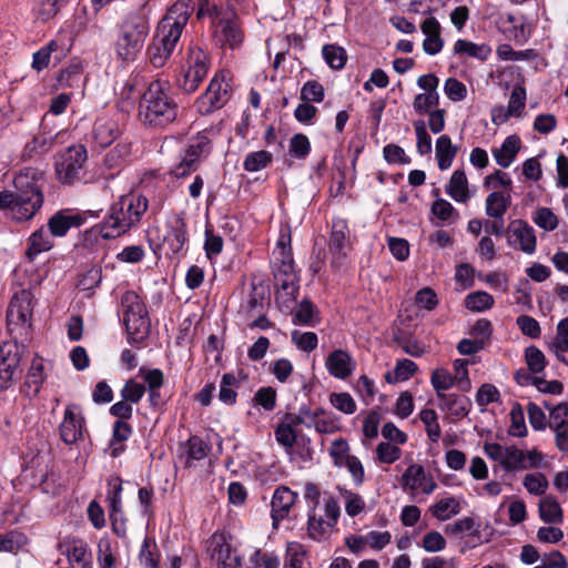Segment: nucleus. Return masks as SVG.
<instances>
[{
  "mask_svg": "<svg viewBox=\"0 0 568 568\" xmlns=\"http://www.w3.org/2000/svg\"><path fill=\"white\" fill-rule=\"evenodd\" d=\"M510 205V195L495 191L486 197V214L493 219H501Z\"/></svg>",
  "mask_w": 568,
  "mask_h": 568,
  "instance_id": "obj_37",
  "label": "nucleus"
},
{
  "mask_svg": "<svg viewBox=\"0 0 568 568\" xmlns=\"http://www.w3.org/2000/svg\"><path fill=\"white\" fill-rule=\"evenodd\" d=\"M211 150L212 146L209 136L204 133H199L191 140L185 153L200 163L202 159H205L211 153Z\"/></svg>",
  "mask_w": 568,
  "mask_h": 568,
  "instance_id": "obj_43",
  "label": "nucleus"
},
{
  "mask_svg": "<svg viewBox=\"0 0 568 568\" xmlns=\"http://www.w3.org/2000/svg\"><path fill=\"white\" fill-rule=\"evenodd\" d=\"M420 420L426 427V433L430 442L437 443L440 437V426L437 422V414L434 409H423L419 414Z\"/></svg>",
  "mask_w": 568,
  "mask_h": 568,
  "instance_id": "obj_50",
  "label": "nucleus"
},
{
  "mask_svg": "<svg viewBox=\"0 0 568 568\" xmlns=\"http://www.w3.org/2000/svg\"><path fill=\"white\" fill-rule=\"evenodd\" d=\"M494 297L485 291L469 293L465 298V307L471 312H485L493 307Z\"/></svg>",
  "mask_w": 568,
  "mask_h": 568,
  "instance_id": "obj_45",
  "label": "nucleus"
},
{
  "mask_svg": "<svg viewBox=\"0 0 568 568\" xmlns=\"http://www.w3.org/2000/svg\"><path fill=\"white\" fill-rule=\"evenodd\" d=\"M210 69V59L207 53L196 44L187 49L185 70L178 80V85L186 93L197 90L201 82L206 77Z\"/></svg>",
  "mask_w": 568,
  "mask_h": 568,
  "instance_id": "obj_7",
  "label": "nucleus"
},
{
  "mask_svg": "<svg viewBox=\"0 0 568 568\" xmlns=\"http://www.w3.org/2000/svg\"><path fill=\"white\" fill-rule=\"evenodd\" d=\"M523 485L529 494L541 496L548 488V480L541 473H532L524 477Z\"/></svg>",
  "mask_w": 568,
  "mask_h": 568,
  "instance_id": "obj_52",
  "label": "nucleus"
},
{
  "mask_svg": "<svg viewBox=\"0 0 568 568\" xmlns=\"http://www.w3.org/2000/svg\"><path fill=\"white\" fill-rule=\"evenodd\" d=\"M27 541V537L16 530L7 534H0V551L14 552Z\"/></svg>",
  "mask_w": 568,
  "mask_h": 568,
  "instance_id": "obj_56",
  "label": "nucleus"
},
{
  "mask_svg": "<svg viewBox=\"0 0 568 568\" xmlns=\"http://www.w3.org/2000/svg\"><path fill=\"white\" fill-rule=\"evenodd\" d=\"M437 406L456 417H465L470 407L471 402L464 393H436Z\"/></svg>",
  "mask_w": 568,
  "mask_h": 568,
  "instance_id": "obj_23",
  "label": "nucleus"
},
{
  "mask_svg": "<svg viewBox=\"0 0 568 568\" xmlns=\"http://www.w3.org/2000/svg\"><path fill=\"white\" fill-rule=\"evenodd\" d=\"M232 94V87L229 82L215 75L206 89L196 100V109L203 115L211 114L212 112L221 109L230 100Z\"/></svg>",
  "mask_w": 568,
  "mask_h": 568,
  "instance_id": "obj_12",
  "label": "nucleus"
},
{
  "mask_svg": "<svg viewBox=\"0 0 568 568\" xmlns=\"http://www.w3.org/2000/svg\"><path fill=\"white\" fill-rule=\"evenodd\" d=\"M539 516L547 524L562 521V509L555 497L546 496L539 501Z\"/></svg>",
  "mask_w": 568,
  "mask_h": 568,
  "instance_id": "obj_39",
  "label": "nucleus"
},
{
  "mask_svg": "<svg viewBox=\"0 0 568 568\" xmlns=\"http://www.w3.org/2000/svg\"><path fill=\"white\" fill-rule=\"evenodd\" d=\"M143 568H160V554L154 540L145 538L139 554Z\"/></svg>",
  "mask_w": 568,
  "mask_h": 568,
  "instance_id": "obj_44",
  "label": "nucleus"
},
{
  "mask_svg": "<svg viewBox=\"0 0 568 568\" xmlns=\"http://www.w3.org/2000/svg\"><path fill=\"white\" fill-rule=\"evenodd\" d=\"M414 130L417 138V152L420 155H427L432 152V138L427 133L425 122L423 120L415 121Z\"/></svg>",
  "mask_w": 568,
  "mask_h": 568,
  "instance_id": "obj_58",
  "label": "nucleus"
},
{
  "mask_svg": "<svg viewBox=\"0 0 568 568\" xmlns=\"http://www.w3.org/2000/svg\"><path fill=\"white\" fill-rule=\"evenodd\" d=\"M501 467L506 471L526 469L527 463L525 453L516 447H506Z\"/></svg>",
  "mask_w": 568,
  "mask_h": 568,
  "instance_id": "obj_47",
  "label": "nucleus"
},
{
  "mask_svg": "<svg viewBox=\"0 0 568 568\" xmlns=\"http://www.w3.org/2000/svg\"><path fill=\"white\" fill-rule=\"evenodd\" d=\"M568 423V406L566 404H558L550 409L549 427L554 430L564 428Z\"/></svg>",
  "mask_w": 568,
  "mask_h": 568,
  "instance_id": "obj_64",
  "label": "nucleus"
},
{
  "mask_svg": "<svg viewBox=\"0 0 568 568\" xmlns=\"http://www.w3.org/2000/svg\"><path fill=\"white\" fill-rule=\"evenodd\" d=\"M181 458L185 467H194L196 462L203 460L211 453V445L197 435L191 436L182 446Z\"/></svg>",
  "mask_w": 568,
  "mask_h": 568,
  "instance_id": "obj_22",
  "label": "nucleus"
},
{
  "mask_svg": "<svg viewBox=\"0 0 568 568\" xmlns=\"http://www.w3.org/2000/svg\"><path fill=\"white\" fill-rule=\"evenodd\" d=\"M70 2V0H34L33 11L41 22L55 18Z\"/></svg>",
  "mask_w": 568,
  "mask_h": 568,
  "instance_id": "obj_34",
  "label": "nucleus"
},
{
  "mask_svg": "<svg viewBox=\"0 0 568 568\" xmlns=\"http://www.w3.org/2000/svg\"><path fill=\"white\" fill-rule=\"evenodd\" d=\"M193 11L190 0H178L159 21L146 49L148 60L154 68H163L170 60Z\"/></svg>",
  "mask_w": 568,
  "mask_h": 568,
  "instance_id": "obj_2",
  "label": "nucleus"
},
{
  "mask_svg": "<svg viewBox=\"0 0 568 568\" xmlns=\"http://www.w3.org/2000/svg\"><path fill=\"white\" fill-rule=\"evenodd\" d=\"M85 419L79 405H68L59 426L60 437L67 445H73L83 437Z\"/></svg>",
  "mask_w": 568,
  "mask_h": 568,
  "instance_id": "obj_16",
  "label": "nucleus"
},
{
  "mask_svg": "<svg viewBox=\"0 0 568 568\" xmlns=\"http://www.w3.org/2000/svg\"><path fill=\"white\" fill-rule=\"evenodd\" d=\"M417 369V365L407 358L397 361L393 371L384 374V378L388 384L407 381Z\"/></svg>",
  "mask_w": 568,
  "mask_h": 568,
  "instance_id": "obj_41",
  "label": "nucleus"
},
{
  "mask_svg": "<svg viewBox=\"0 0 568 568\" xmlns=\"http://www.w3.org/2000/svg\"><path fill=\"white\" fill-rule=\"evenodd\" d=\"M454 52L486 61L491 53V48L485 43L477 44L468 40L458 39L454 44Z\"/></svg>",
  "mask_w": 568,
  "mask_h": 568,
  "instance_id": "obj_36",
  "label": "nucleus"
},
{
  "mask_svg": "<svg viewBox=\"0 0 568 568\" xmlns=\"http://www.w3.org/2000/svg\"><path fill=\"white\" fill-rule=\"evenodd\" d=\"M120 135L118 123L111 119H98L92 128V139L101 148H108Z\"/></svg>",
  "mask_w": 568,
  "mask_h": 568,
  "instance_id": "obj_27",
  "label": "nucleus"
},
{
  "mask_svg": "<svg viewBox=\"0 0 568 568\" xmlns=\"http://www.w3.org/2000/svg\"><path fill=\"white\" fill-rule=\"evenodd\" d=\"M120 304L123 310L124 320H129L130 316H135L139 314L146 315L148 310L145 303L135 291H125L121 296Z\"/></svg>",
  "mask_w": 568,
  "mask_h": 568,
  "instance_id": "obj_35",
  "label": "nucleus"
},
{
  "mask_svg": "<svg viewBox=\"0 0 568 568\" xmlns=\"http://www.w3.org/2000/svg\"><path fill=\"white\" fill-rule=\"evenodd\" d=\"M85 222V217L80 213H70L61 210L54 213L48 220L49 232L52 236L62 237L67 235L71 227H79Z\"/></svg>",
  "mask_w": 568,
  "mask_h": 568,
  "instance_id": "obj_21",
  "label": "nucleus"
},
{
  "mask_svg": "<svg viewBox=\"0 0 568 568\" xmlns=\"http://www.w3.org/2000/svg\"><path fill=\"white\" fill-rule=\"evenodd\" d=\"M52 246L53 243L41 226L27 239L26 260L32 263L40 253L50 251Z\"/></svg>",
  "mask_w": 568,
  "mask_h": 568,
  "instance_id": "obj_30",
  "label": "nucleus"
},
{
  "mask_svg": "<svg viewBox=\"0 0 568 568\" xmlns=\"http://www.w3.org/2000/svg\"><path fill=\"white\" fill-rule=\"evenodd\" d=\"M33 295L28 290L17 292L7 310V325L11 334L19 331V335H28L32 318Z\"/></svg>",
  "mask_w": 568,
  "mask_h": 568,
  "instance_id": "obj_10",
  "label": "nucleus"
},
{
  "mask_svg": "<svg viewBox=\"0 0 568 568\" xmlns=\"http://www.w3.org/2000/svg\"><path fill=\"white\" fill-rule=\"evenodd\" d=\"M520 150V139L517 135L507 136L499 149L493 150L496 163L501 168H508L515 161Z\"/></svg>",
  "mask_w": 568,
  "mask_h": 568,
  "instance_id": "obj_31",
  "label": "nucleus"
},
{
  "mask_svg": "<svg viewBox=\"0 0 568 568\" xmlns=\"http://www.w3.org/2000/svg\"><path fill=\"white\" fill-rule=\"evenodd\" d=\"M439 104L438 93H419L415 97L413 106L418 114L429 113L430 108H436Z\"/></svg>",
  "mask_w": 568,
  "mask_h": 568,
  "instance_id": "obj_61",
  "label": "nucleus"
},
{
  "mask_svg": "<svg viewBox=\"0 0 568 568\" xmlns=\"http://www.w3.org/2000/svg\"><path fill=\"white\" fill-rule=\"evenodd\" d=\"M213 40L222 49L234 50L243 43L244 33L236 21L221 19L214 24Z\"/></svg>",
  "mask_w": 568,
  "mask_h": 568,
  "instance_id": "obj_17",
  "label": "nucleus"
},
{
  "mask_svg": "<svg viewBox=\"0 0 568 568\" xmlns=\"http://www.w3.org/2000/svg\"><path fill=\"white\" fill-rule=\"evenodd\" d=\"M456 153L457 146L453 145L452 139L448 135L444 134L437 139L435 155L439 170H448L452 166Z\"/></svg>",
  "mask_w": 568,
  "mask_h": 568,
  "instance_id": "obj_33",
  "label": "nucleus"
},
{
  "mask_svg": "<svg viewBox=\"0 0 568 568\" xmlns=\"http://www.w3.org/2000/svg\"><path fill=\"white\" fill-rule=\"evenodd\" d=\"M377 459L384 464H393L399 459L402 450L389 442L379 443L376 447Z\"/></svg>",
  "mask_w": 568,
  "mask_h": 568,
  "instance_id": "obj_63",
  "label": "nucleus"
},
{
  "mask_svg": "<svg viewBox=\"0 0 568 568\" xmlns=\"http://www.w3.org/2000/svg\"><path fill=\"white\" fill-rule=\"evenodd\" d=\"M527 368L534 374H539L544 371L546 358L544 353L536 346H529L525 351Z\"/></svg>",
  "mask_w": 568,
  "mask_h": 568,
  "instance_id": "obj_60",
  "label": "nucleus"
},
{
  "mask_svg": "<svg viewBox=\"0 0 568 568\" xmlns=\"http://www.w3.org/2000/svg\"><path fill=\"white\" fill-rule=\"evenodd\" d=\"M349 244V230L345 219L336 217L332 221L328 247L333 254H343Z\"/></svg>",
  "mask_w": 568,
  "mask_h": 568,
  "instance_id": "obj_28",
  "label": "nucleus"
},
{
  "mask_svg": "<svg viewBox=\"0 0 568 568\" xmlns=\"http://www.w3.org/2000/svg\"><path fill=\"white\" fill-rule=\"evenodd\" d=\"M207 550L219 568H244L242 556L233 550L225 534H213L207 540Z\"/></svg>",
  "mask_w": 568,
  "mask_h": 568,
  "instance_id": "obj_14",
  "label": "nucleus"
},
{
  "mask_svg": "<svg viewBox=\"0 0 568 568\" xmlns=\"http://www.w3.org/2000/svg\"><path fill=\"white\" fill-rule=\"evenodd\" d=\"M316 312V307L307 298H304L297 306L296 311L293 313V324L294 325H305V326H315V322L313 321V316Z\"/></svg>",
  "mask_w": 568,
  "mask_h": 568,
  "instance_id": "obj_48",
  "label": "nucleus"
},
{
  "mask_svg": "<svg viewBox=\"0 0 568 568\" xmlns=\"http://www.w3.org/2000/svg\"><path fill=\"white\" fill-rule=\"evenodd\" d=\"M446 193L456 202L465 203L470 197L468 180L463 170H456L446 185Z\"/></svg>",
  "mask_w": 568,
  "mask_h": 568,
  "instance_id": "obj_32",
  "label": "nucleus"
},
{
  "mask_svg": "<svg viewBox=\"0 0 568 568\" xmlns=\"http://www.w3.org/2000/svg\"><path fill=\"white\" fill-rule=\"evenodd\" d=\"M13 190L0 191V212L14 223L33 220L44 204L47 175L36 168H24L13 178Z\"/></svg>",
  "mask_w": 568,
  "mask_h": 568,
  "instance_id": "obj_1",
  "label": "nucleus"
},
{
  "mask_svg": "<svg viewBox=\"0 0 568 568\" xmlns=\"http://www.w3.org/2000/svg\"><path fill=\"white\" fill-rule=\"evenodd\" d=\"M326 367L331 375L344 379L352 373V357L343 349H335L328 355Z\"/></svg>",
  "mask_w": 568,
  "mask_h": 568,
  "instance_id": "obj_29",
  "label": "nucleus"
},
{
  "mask_svg": "<svg viewBox=\"0 0 568 568\" xmlns=\"http://www.w3.org/2000/svg\"><path fill=\"white\" fill-rule=\"evenodd\" d=\"M164 386V374L160 368L140 367L136 376L125 382L121 390H158Z\"/></svg>",
  "mask_w": 568,
  "mask_h": 568,
  "instance_id": "obj_18",
  "label": "nucleus"
},
{
  "mask_svg": "<svg viewBox=\"0 0 568 568\" xmlns=\"http://www.w3.org/2000/svg\"><path fill=\"white\" fill-rule=\"evenodd\" d=\"M288 153L297 160H305L311 153V142L304 133H296L290 140Z\"/></svg>",
  "mask_w": 568,
  "mask_h": 568,
  "instance_id": "obj_49",
  "label": "nucleus"
},
{
  "mask_svg": "<svg viewBox=\"0 0 568 568\" xmlns=\"http://www.w3.org/2000/svg\"><path fill=\"white\" fill-rule=\"evenodd\" d=\"M324 95V87L316 80L306 81L301 89V100L305 102H322Z\"/></svg>",
  "mask_w": 568,
  "mask_h": 568,
  "instance_id": "obj_55",
  "label": "nucleus"
},
{
  "mask_svg": "<svg viewBox=\"0 0 568 568\" xmlns=\"http://www.w3.org/2000/svg\"><path fill=\"white\" fill-rule=\"evenodd\" d=\"M296 499L297 494L287 486H278L275 489L271 500V517L274 527H277L280 521L288 516Z\"/></svg>",
  "mask_w": 568,
  "mask_h": 568,
  "instance_id": "obj_20",
  "label": "nucleus"
},
{
  "mask_svg": "<svg viewBox=\"0 0 568 568\" xmlns=\"http://www.w3.org/2000/svg\"><path fill=\"white\" fill-rule=\"evenodd\" d=\"M180 106L168 81H151L140 97L138 115L140 122L151 129H165L179 115Z\"/></svg>",
  "mask_w": 568,
  "mask_h": 568,
  "instance_id": "obj_3",
  "label": "nucleus"
},
{
  "mask_svg": "<svg viewBox=\"0 0 568 568\" xmlns=\"http://www.w3.org/2000/svg\"><path fill=\"white\" fill-rule=\"evenodd\" d=\"M526 103V89L521 85H517L513 89L508 101L507 110L508 114L514 116H520Z\"/></svg>",
  "mask_w": 568,
  "mask_h": 568,
  "instance_id": "obj_59",
  "label": "nucleus"
},
{
  "mask_svg": "<svg viewBox=\"0 0 568 568\" xmlns=\"http://www.w3.org/2000/svg\"><path fill=\"white\" fill-rule=\"evenodd\" d=\"M324 515H318L316 509H308L307 532L316 541L327 539L334 531V528L341 516L338 501L327 495L323 498Z\"/></svg>",
  "mask_w": 568,
  "mask_h": 568,
  "instance_id": "obj_6",
  "label": "nucleus"
},
{
  "mask_svg": "<svg viewBox=\"0 0 568 568\" xmlns=\"http://www.w3.org/2000/svg\"><path fill=\"white\" fill-rule=\"evenodd\" d=\"M400 484L403 488H408L412 491L420 489L426 495H430L437 488V484L419 464H413L407 467L402 475Z\"/></svg>",
  "mask_w": 568,
  "mask_h": 568,
  "instance_id": "obj_19",
  "label": "nucleus"
},
{
  "mask_svg": "<svg viewBox=\"0 0 568 568\" xmlns=\"http://www.w3.org/2000/svg\"><path fill=\"white\" fill-rule=\"evenodd\" d=\"M429 511L435 518L444 521L459 514L460 504L456 498L447 497L432 505L429 507Z\"/></svg>",
  "mask_w": 568,
  "mask_h": 568,
  "instance_id": "obj_40",
  "label": "nucleus"
},
{
  "mask_svg": "<svg viewBox=\"0 0 568 568\" xmlns=\"http://www.w3.org/2000/svg\"><path fill=\"white\" fill-rule=\"evenodd\" d=\"M59 549L75 568H92V556L85 542L74 540L69 544H59Z\"/></svg>",
  "mask_w": 568,
  "mask_h": 568,
  "instance_id": "obj_25",
  "label": "nucleus"
},
{
  "mask_svg": "<svg viewBox=\"0 0 568 568\" xmlns=\"http://www.w3.org/2000/svg\"><path fill=\"white\" fill-rule=\"evenodd\" d=\"M123 324L125 326L128 341L130 344H141L150 335L151 321L148 311L146 315L139 314L135 316H130L129 320L123 318Z\"/></svg>",
  "mask_w": 568,
  "mask_h": 568,
  "instance_id": "obj_26",
  "label": "nucleus"
},
{
  "mask_svg": "<svg viewBox=\"0 0 568 568\" xmlns=\"http://www.w3.org/2000/svg\"><path fill=\"white\" fill-rule=\"evenodd\" d=\"M312 427L321 434H331L334 433L337 428L335 420L331 417H327L323 409H316L312 412Z\"/></svg>",
  "mask_w": 568,
  "mask_h": 568,
  "instance_id": "obj_62",
  "label": "nucleus"
},
{
  "mask_svg": "<svg viewBox=\"0 0 568 568\" xmlns=\"http://www.w3.org/2000/svg\"><path fill=\"white\" fill-rule=\"evenodd\" d=\"M468 361L456 359L453 363V371L437 368L432 374V384L435 390H447L457 387L459 390H469L470 381L467 369Z\"/></svg>",
  "mask_w": 568,
  "mask_h": 568,
  "instance_id": "obj_11",
  "label": "nucleus"
},
{
  "mask_svg": "<svg viewBox=\"0 0 568 568\" xmlns=\"http://www.w3.org/2000/svg\"><path fill=\"white\" fill-rule=\"evenodd\" d=\"M273 255L272 273L274 281L300 277L295 270L290 234L280 235L277 248L273 252Z\"/></svg>",
  "mask_w": 568,
  "mask_h": 568,
  "instance_id": "obj_13",
  "label": "nucleus"
},
{
  "mask_svg": "<svg viewBox=\"0 0 568 568\" xmlns=\"http://www.w3.org/2000/svg\"><path fill=\"white\" fill-rule=\"evenodd\" d=\"M149 200L139 192H129L114 201L104 220L99 224L103 239L119 237L135 227L146 213Z\"/></svg>",
  "mask_w": 568,
  "mask_h": 568,
  "instance_id": "obj_5",
  "label": "nucleus"
},
{
  "mask_svg": "<svg viewBox=\"0 0 568 568\" xmlns=\"http://www.w3.org/2000/svg\"><path fill=\"white\" fill-rule=\"evenodd\" d=\"M272 153L266 150L250 152L243 161V169L247 172H258L272 164Z\"/></svg>",
  "mask_w": 568,
  "mask_h": 568,
  "instance_id": "obj_42",
  "label": "nucleus"
},
{
  "mask_svg": "<svg viewBox=\"0 0 568 568\" xmlns=\"http://www.w3.org/2000/svg\"><path fill=\"white\" fill-rule=\"evenodd\" d=\"M150 0H141L139 7L129 11L118 24L114 51L118 59L132 62L142 51L150 33Z\"/></svg>",
  "mask_w": 568,
  "mask_h": 568,
  "instance_id": "obj_4",
  "label": "nucleus"
},
{
  "mask_svg": "<svg viewBox=\"0 0 568 568\" xmlns=\"http://www.w3.org/2000/svg\"><path fill=\"white\" fill-rule=\"evenodd\" d=\"M300 292V284L292 288L276 290L275 301L281 311H292Z\"/></svg>",
  "mask_w": 568,
  "mask_h": 568,
  "instance_id": "obj_57",
  "label": "nucleus"
},
{
  "mask_svg": "<svg viewBox=\"0 0 568 568\" xmlns=\"http://www.w3.org/2000/svg\"><path fill=\"white\" fill-rule=\"evenodd\" d=\"M507 232L515 236L519 242V248L526 254H532L536 252L537 239L535 230L527 222L523 220L513 221Z\"/></svg>",
  "mask_w": 568,
  "mask_h": 568,
  "instance_id": "obj_24",
  "label": "nucleus"
},
{
  "mask_svg": "<svg viewBox=\"0 0 568 568\" xmlns=\"http://www.w3.org/2000/svg\"><path fill=\"white\" fill-rule=\"evenodd\" d=\"M187 242L186 222L181 214H178L166 222V232L160 247H166L165 254L174 256L182 253Z\"/></svg>",
  "mask_w": 568,
  "mask_h": 568,
  "instance_id": "obj_15",
  "label": "nucleus"
},
{
  "mask_svg": "<svg viewBox=\"0 0 568 568\" xmlns=\"http://www.w3.org/2000/svg\"><path fill=\"white\" fill-rule=\"evenodd\" d=\"M87 149L79 144L69 146L55 162V173L62 184L71 185L85 176Z\"/></svg>",
  "mask_w": 568,
  "mask_h": 568,
  "instance_id": "obj_8",
  "label": "nucleus"
},
{
  "mask_svg": "<svg viewBox=\"0 0 568 568\" xmlns=\"http://www.w3.org/2000/svg\"><path fill=\"white\" fill-rule=\"evenodd\" d=\"M532 221L545 231H554L558 226V217L549 207H538L532 214Z\"/></svg>",
  "mask_w": 568,
  "mask_h": 568,
  "instance_id": "obj_51",
  "label": "nucleus"
},
{
  "mask_svg": "<svg viewBox=\"0 0 568 568\" xmlns=\"http://www.w3.org/2000/svg\"><path fill=\"white\" fill-rule=\"evenodd\" d=\"M322 54L329 68L335 70L343 69L347 61L346 51L336 44H325Z\"/></svg>",
  "mask_w": 568,
  "mask_h": 568,
  "instance_id": "obj_46",
  "label": "nucleus"
},
{
  "mask_svg": "<svg viewBox=\"0 0 568 568\" xmlns=\"http://www.w3.org/2000/svg\"><path fill=\"white\" fill-rule=\"evenodd\" d=\"M23 346L16 339L0 344V388L9 389L22 376Z\"/></svg>",
  "mask_w": 568,
  "mask_h": 568,
  "instance_id": "obj_9",
  "label": "nucleus"
},
{
  "mask_svg": "<svg viewBox=\"0 0 568 568\" xmlns=\"http://www.w3.org/2000/svg\"><path fill=\"white\" fill-rule=\"evenodd\" d=\"M101 281L102 268L100 266H92L79 276L78 287L82 291H93L101 284Z\"/></svg>",
  "mask_w": 568,
  "mask_h": 568,
  "instance_id": "obj_54",
  "label": "nucleus"
},
{
  "mask_svg": "<svg viewBox=\"0 0 568 568\" xmlns=\"http://www.w3.org/2000/svg\"><path fill=\"white\" fill-rule=\"evenodd\" d=\"M341 495L344 498L345 511L349 517H355L365 509V500L359 494L344 489Z\"/></svg>",
  "mask_w": 568,
  "mask_h": 568,
  "instance_id": "obj_53",
  "label": "nucleus"
},
{
  "mask_svg": "<svg viewBox=\"0 0 568 568\" xmlns=\"http://www.w3.org/2000/svg\"><path fill=\"white\" fill-rule=\"evenodd\" d=\"M132 434V427L124 420L118 419L113 424L112 440L110 444L111 456L118 457L124 452L123 443Z\"/></svg>",
  "mask_w": 568,
  "mask_h": 568,
  "instance_id": "obj_38",
  "label": "nucleus"
}]
</instances>
